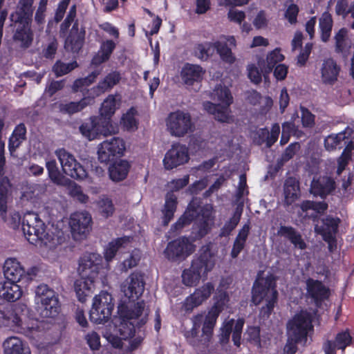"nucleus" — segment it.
<instances>
[{"label": "nucleus", "instance_id": "c85d7f7f", "mask_svg": "<svg viewBox=\"0 0 354 354\" xmlns=\"http://www.w3.org/2000/svg\"><path fill=\"white\" fill-rule=\"evenodd\" d=\"M335 187V183L333 179L328 176H321L313 179L310 191L314 195L324 198L333 191Z\"/></svg>", "mask_w": 354, "mask_h": 354}, {"label": "nucleus", "instance_id": "4c0bfd02", "mask_svg": "<svg viewBox=\"0 0 354 354\" xmlns=\"http://www.w3.org/2000/svg\"><path fill=\"white\" fill-rule=\"evenodd\" d=\"M138 112L136 107H131L121 116L120 126L126 131H135L138 127Z\"/></svg>", "mask_w": 354, "mask_h": 354}, {"label": "nucleus", "instance_id": "f704fd0d", "mask_svg": "<svg viewBox=\"0 0 354 354\" xmlns=\"http://www.w3.org/2000/svg\"><path fill=\"white\" fill-rule=\"evenodd\" d=\"M85 31L84 29H78V25L74 24L69 36L65 42V48L72 52H77L82 47L84 39Z\"/></svg>", "mask_w": 354, "mask_h": 354}, {"label": "nucleus", "instance_id": "7c9ffc66", "mask_svg": "<svg viewBox=\"0 0 354 354\" xmlns=\"http://www.w3.org/2000/svg\"><path fill=\"white\" fill-rule=\"evenodd\" d=\"M204 71L198 65L187 64L181 71V77L183 82L187 86L198 84L203 78Z\"/></svg>", "mask_w": 354, "mask_h": 354}, {"label": "nucleus", "instance_id": "a19ab883", "mask_svg": "<svg viewBox=\"0 0 354 354\" xmlns=\"http://www.w3.org/2000/svg\"><path fill=\"white\" fill-rule=\"evenodd\" d=\"M91 102V98L84 97L79 102H63L59 104V109L63 113L72 115L83 110Z\"/></svg>", "mask_w": 354, "mask_h": 354}, {"label": "nucleus", "instance_id": "2f4dec72", "mask_svg": "<svg viewBox=\"0 0 354 354\" xmlns=\"http://www.w3.org/2000/svg\"><path fill=\"white\" fill-rule=\"evenodd\" d=\"M23 295L19 285L10 281L0 282V297L8 301H15Z\"/></svg>", "mask_w": 354, "mask_h": 354}, {"label": "nucleus", "instance_id": "5fc2aeb1", "mask_svg": "<svg viewBox=\"0 0 354 354\" xmlns=\"http://www.w3.org/2000/svg\"><path fill=\"white\" fill-rule=\"evenodd\" d=\"M336 50L339 52H345L350 48V40L348 37V30L341 28L335 35Z\"/></svg>", "mask_w": 354, "mask_h": 354}, {"label": "nucleus", "instance_id": "c03bdc74", "mask_svg": "<svg viewBox=\"0 0 354 354\" xmlns=\"http://www.w3.org/2000/svg\"><path fill=\"white\" fill-rule=\"evenodd\" d=\"M177 203V196L173 192H168L166 194L164 208L162 210L165 225H167L173 218Z\"/></svg>", "mask_w": 354, "mask_h": 354}, {"label": "nucleus", "instance_id": "9d476101", "mask_svg": "<svg viewBox=\"0 0 354 354\" xmlns=\"http://www.w3.org/2000/svg\"><path fill=\"white\" fill-rule=\"evenodd\" d=\"M167 131L176 138L184 137L194 131V124L190 114L183 111L170 113L165 120Z\"/></svg>", "mask_w": 354, "mask_h": 354}, {"label": "nucleus", "instance_id": "f3484780", "mask_svg": "<svg viewBox=\"0 0 354 354\" xmlns=\"http://www.w3.org/2000/svg\"><path fill=\"white\" fill-rule=\"evenodd\" d=\"M339 219L333 216H326L321 223L315 226V231L320 234L323 239L328 244V249L333 251L336 247L335 235L337 232Z\"/></svg>", "mask_w": 354, "mask_h": 354}, {"label": "nucleus", "instance_id": "f257e3e1", "mask_svg": "<svg viewBox=\"0 0 354 354\" xmlns=\"http://www.w3.org/2000/svg\"><path fill=\"white\" fill-rule=\"evenodd\" d=\"M195 220L192 232V241L187 238L181 237L170 242L165 254L169 259H185L195 250L193 241L201 239L209 231L213 223V207L207 204L201 207L196 200L192 201L183 215L173 225L172 228L178 230Z\"/></svg>", "mask_w": 354, "mask_h": 354}, {"label": "nucleus", "instance_id": "8fccbe9b", "mask_svg": "<svg viewBox=\"0 0 354 354\" xmlns=\"http://www.w3.org/2000/svg\"><path fill=\"white\" fill-rule=\"evenodd\" d=\"M46 167L48 176L54 183L59 185H66L68 183V179L60 173L55 160H46Z\"/></svg>", "mask_w": 354, "mask_h": 354}, {"label": "nucleus", "instance_id": "864d4df0", "mask_svg": "<svg viewBox=\"0 0 354 354\" xmlns=\"http://www.w3.org/2000/svg\"><path fill=\"white\" fill-rule=\"evenodd\" d=\"M279 132L280 127L278 124L272 125L270 133L266 129H260L257 133L260 138L259 143L261 144V142H266L267 146L270 147L277 141Z\"/></svg>", "mask_w": 354, "mask_h": 354}, {"label": "nucleus", "instance_id": "f8f14e48", "mask_svg": "<svg viewBox=\"0 0 354 354\" xmlns=\"http://www.w3.org/2000/svg\"><path fill=\"white\" fill-rule=\"evenodd\" d=\"M113 307L111 295L106 292H101L93 298L90 310L91 321L95 324L105 322L111 316Z\"/></svg>", "mask_w": 354, "mask_h": 354}, {"label": "nucleus", "instance_id": "6e6552de", "mask_svg": "<svg viewBox=\"0 0 354 354\" xmlns=\"http://www.w3.org/2000/svg\"><path fill=\"white\" fill-rule=\"evenodd\" d=\"M211 99L214 102L203 103L204 109L221 122L232 120L230 106L233 102V97L230 89L221 84L217 85L211 93Z\"/></svg>", "mask_w": 354, "mask_h": 354}, {"label": "nucleus", "instance_id": "a18cd8bd", "mask_svg": "<svg viewBox=\"0 0 354 354\" xmlns=\"http://www.w3.org/2000/svg\"><path fill=\"white\" fill-rule=\"evenodd\" d=\"M33 39L32 32L28 25L19 26L14 35V40L23 48H28Z\"/></svg>", "mask_w": 354, "mask_h": 354}, {"label": "nucleus", "instance_id": "20e7f679", "mask_svg": "<svg viewBox=\"0 0 354 354\" xmlns=\"http://www.w3.org/2000/svg\"><path fill=\"white\" fill-rule=\"evenodd\" d=\"M0 328L24 334L30 338L37 337L41 332L40 322L28 319L25 310L19 308H7L0 317Z\"/></svg>", "mask_w": 354, "mask_h": 354}, {"label": "nucleus", "instance_id": "72a5a7b5", "mask_svg": "<svg viewBox=\"0 0 354 354\" xmlns=\"http://www.w3.org/2000/svg\"><path fill=\"white\" fill-rule=\"evenodd\" d=\"M284 58L285 57L281 53V50L275 48L267 55L266 60H259L258 66L261 68L264 77L266 78V76L273 70L274 66H277V63L282 62Z\"/></svg>", "mask_w": 354, "mask_h": 354}, {"label": "nucleus", "instance_id": "0eeeda50", "mask_svg": "<svg viewBox=\"0 0 354 354\" xmlns=\"http://www.w3.org/2000/svg\"><path fill=\"white\" fill-rule=\"evenodd\" d=\"M277 296L274 277L272 274L264 277L259 274L253 286L252 301L255 305H263L261 313L268 316L272 313Z\"/></svg>", "mask_w": 354, "mask_h": 354}, {"label": "nucleus", "instance_id": "c9c22d12", "mask_svg": "<svg viewBox=\"0 0 354 354\" xmlns=\"http://www.w3.org/2000/svg\"><path fill=\"white\" fill-rule=\"evenodd\" d=\"M130 164L125 160H120L110 165L109 174L110 178L115 182L123 180L127 176Z\"/></svg>", "mask_w": 354, "mask_h": 354}, {"label": "nucleus", "instance_id": "e433bc0d", "mask_svg": "<svg viewBox=\"0 0 354 354\" xmlns=\"http://www.w3.org/2000/svg\"><path fill=\"white\" fill-rule=\"evenodd\" d=\"M306 286L308 294L314 299L317 304L327 299L329 296L328 289L318 281L308 279Z\"/></svg>", "mask_w": 354, "mask_h": 354}, {"label": "nucleus", "instance_id": "ddd939ff", "mask_svg": "<svg viewBox=\"0 0 354 354\" xmlns=\"http://www.w3.org/2000/svg\"><path fill=\"white\" fill-rule=\"evenodd\" d=\"M55 154L60 162L63 171L75 179H84L87 176L84 167L77 161L74 156L64 149L55 151Z\"/></svg>", "mask_w": 354, "mask_h": 354}, {"label": "nucleus", "instance_id": "bf43d9fd", "mask_svg": "<svg viewBox=\"0 0 354 354\" xmlns=\"http://www.w3.org/2000/svg\"><path fill=\"white\" fill-rule=\"evenodd\" d=\"M97 122H100V135L106 136L117 132V128L113 124L111 118L102 117L97 119Z\"/></svg>", "mask_w": 354, "mask_h": 354}, {"label": "nucleus", "instance_id": "3c124183", "mask_svg": "<svg viewBox=\"0 0 354 354\" xmlns=\"http://www.w3.org/2000/svg\"><path fill=\"white\" fill-rule=\"evenodd\" d=\"M243 206V204L242 203L238 204L232 217L225 222L223 227L221 228L220 234L221 236H225L229 235L231 232L236 227L242 215Z\"/></svg>", "mask_w": 354, "mask_h": 354}, {"label": "nucleus", "instance_id": "f03ea898", "mask_svg": "<svg viewBox=\"0 0 354 354\" xmlns=\"http://www.w3.org/2000/svg\"><path fill=\"white\" fill-rule=\"evenodd\" d=\"M232 283L231 278H222L216 289L214 303L207 313L198 314L192 318V328L185 332L186 338L192 344L210 342L214 328L220 313L227 306L229 298L226 290Z\"/></svg>", "mask_w": 354, "mask_h": 354}, {"label": "nucleus", "instance_id": "dca6fc26", "mask_svg": "<svg viewBox=\"0 0 354 354\" xmlns=\"http://www.w3.org/2000/svg\"><path fill=\"white\" fill-rule=\"evenodd\" d=\"M92 218L87 212H76L70 216L69 226L75 239L86 237L91 230Z\"/></svg>", "mask_w": 354, "mask_h": 354}, {"label": "nucleus", "instance_id": "6e6d98bb", "mask_svg": "<svg viewBox=\"0 0 354 354\" xmlns=\"http://www.w3.org/2000/svg\"><path fill=\"white\" fill-rule=\"evenodd\" d=\"M290 134H293L299 138L301 136V132L296 129L293 122H284L282 125V134L280 140L281 145H285L288 142Z\"/></svg>", "mask_w": 354, "mask_h": 354}, {"label": "nucleus", "instance_id": "7ed1b4c3", "mask_svg": "<svg viewBox=\"0 0 354 354\" xmlns=\"http://www.w3.org/2000/svg\"><path fill=\"white\" fill-rule=\"evenodd\" d=\"M118 310L120 316L114 320V333L104 334V337L115 348L122 347V339L132 337L136 328L144 325L149 315V309L142 301L126 306L122 305Z\"/></svg>", "mask_w": 354, "mask_h": 354}, {"label": "nucleus", "instance_id": "ea45409f", "mask_svg": "<svg viewBox=\"0 0 354 354\" xmlns=\"http://www.w3.org/2000/svg\"><path fill=\"white\" fill-rule=\"evenodd\" d=\"M115 48V44L112 40H106L102 42L100 50L92 59V64L94 65H100L107 61L113 50Z\"/></svg>", "mask_w": 354, "mask_h": 354}, {"label": "nucleus", "instance_id": "bb28decb", "mask_svg": "<svg viewBox=\"0 0 354 354\" xmlns=\"http://www.w3.org/2000/svg\"><path fill=\"white\" fill-rule=\"evenodd\" d=\"M339 72L340 67L334 59H324L320 68L322 82L326 84H333L337 80Z\"/></svg>", "mask_w": 354, "mask_h": 354}, {"label": "nucleus", "instance_id": "603ef678", "mask_svg": "<svg viewBox=\"0 0 354 354\" xmlns=\"http://www.w3.org/2000/svg\"><path fill=\"white\" fill-rule=\"evenodd\" d=\"M299 196V189L297 182L294 178H288L284 185L285 203L291 205Z\"/></svg>", "mask_w": 354, "mask_h": 354}, {"label": "nucleus", "instance_id": "de8ad7c7", "mask_svg": "<svg viewBox=\"0 0 354 354\" xmlns=\"http://www.w3.org/2000/svg\"><path fill=\"white\" fill-rule=\"evenodd\" d=\"M80 131L89 140H94L100 135V122H97V119L95 118H91L80 126Z\"/></svg>", "mask_w": 354, "mask_h": 354}, {"label": "nucleus", "instance_id": "052dcab7", "mask_svg": "<svg viewBox=\"0 0 354 354\" xmlns=\"http://www.w3.org/2000/svg\"><path fill=\"white\" fill-rule=\"evenodd\" d=\"M97 206L99 211L105 217L111 216L114 212L112 201L106 197L101 198L97 202Z\"/></svg>", "mask_w": 354, "mask_h": 354}, {"label": "nucleus", "instance_id": "473e14b6", "mask_svg": "<svg viewBox=\"0 0 354 354\" xmlns=\"http://www.w3.org/2000/svg\"><path fill=\"white\" fill-rule=\"evenodd\" d=\"M132 247V241L129 236H124L113 240L104 249V258L107 262L111 261L119 250Z\"/></svg>", "mask_w": 354, "mask_h": 354}, {"label": "nucleus", "instance_id": "412c9836", "mask_svg": "<svg viewBox=\"0 0 354 354\" xmlns=\"http://www.w3.org/2000/svg\"><path fill=\"white\" fill-rule=\"evenodd\" d=\"M145 290L142 276L138 272L131 274L122 283L121 290L129 301L138 300Z\"/></svg>", "mask_w": 354, "mask_h": 354}, {"label": "nucleus", "instance_id": "4d7b16f0", "mask_svg": "<svg viewBox=\"0 0 354 354\" xmlns=\"http://www.w3.org/2000/svg\"><path fill=\"white\" fill-rule=\"evenodd\" d=\"M214 49H216L214 43L205 42L197 45L195 49V54L198 58L206 59L214 53Z\"/></svg>", "mask_w": 354, "mask_h": 354}, {"label": "nucleus", "instance_id": "6ab92c4d", "mask_svg": "<svg viewBox=\"0 0 354 354\" xmlns=\"http://www.w3.org/2000/svg\"><path fill=\"white\" fill-rule=\"evenodd\" d=\"M3 274L6 281L14 283H28L32 280L29 270H26L21 263L15 258H8L5 261Z\"/></svg>", "mask_w": 354, "mask_h": 354}, {"label": "nucleus", "instance_id": "13d9d810", "mask_svg": "<svg viewBox=\"0 0 354 354\" xmlns=\"http://www.w3.org/2000/svg\"><path fill=\"white\" fill-rule=\"evenodd\" d=\"M140 259V251L139 250H133L131 254L122 263V270L127 271L135 267Z\"/></svg>", "mask_w": 354, "mask_h": 354}, {"label": "nucleus", "instance_id": "b1692460", "mask_svg": "<svg viewBox=\"0 0 354 354\" xmlns=\"http://www.w3.org/2000/svg\"><path fill=\"white\" fill-rule=\"evenodd\" d=\"M236 41L234 36L222 35L218 40L214 42L215 48L223 61L228 64H233L236 57L231 48L229 47H236Z\"/></svg>", "mask_w": 354, "mask_h": 354}, {"label": "nucleus", "instance_id": "49530a36", "mask_svg": "<svg viewBox=\"0 0 354 354\" xmlns=\"http://www.w3.org/2000/svg\"><path fill=\"white\" fill-rule=\"evenodd\" d=\"M333 21L332 15L328 12L322 13L319 19V29L321 33V39L324 42H326L331 34Z\"/></svg>", "mask_w": 354, "mask_h": 354}, {"label": "nucleus", "instance_id": "37998d69", "mask_svg": "<svg viewBox=\"0 0 354 354\" xmlns=\"http://www.w3.org/2000/svg\"><path fill=\"white\" fill-rule=\"evenodd\" d=\"M121 79L120 74L118 72L113 71L109 73L102 81H100L97 86L94 89L95 95L112 88L115 85L119 83Z\"/></svg>", "mask_w": 354, "mask_h": 354}, {"label": "nucleus", "instance_id": "9b49d317", "mask_svg": "<svg viewBox=\"0 0 354 354\" xmlns=\"http://www.w3.org/2000/svg\"><path fill=\"white\" fill-rule=\"evenodd\" d=\"M312 313L301 310L297 313L287 324L288 337L295 341L306 339L308 331L312 328Z\"/></svg>", "mask_w": 354, "mask_h": 354}, {"label": "nucleus", "instance_id": "4be33fe9", "mask_svg": "<svg viewBox=\"0 0 354 354\" xmlns=\"http://www.w3.org/2000/svg\"><path fill=\"white\" fill-rule=\"evenodd\" d=\"M243 325V319H238L236 321L234 319L225 320L221 328V342L226 344L229 341L231 333H232L234 344L239 346L240 345Z\"/></svg>", "mask_w": 354, "mask_h": 354}, {"label": "nucleus", "instance_id": "69168bd1", "mask_svg": "<svg viewBox=\"0 0 354 354\" xmlns=\"http://www.w3.org/2000/svg\"><path fill=\"white\" fill-rule=\"evenodd\" d=\"M34 0H20L19 3L21 19H29L32 15Z\"/></svg>", "mask_w": 354, "mask_h": 354}, {"label": "nucleus", "instance_id": "774afa93", "mask_svg": "<svg viewBox=\"0 0 354 354\" xmlns=\"http://www.w3.org/2000/svg\"><path fill=\"white\" fill-rule=\"evenodd\" d=\"M252 24L258 30L266 28L268 25V19L266 12L259 11L254 18Z\"/></svg>", "mask_w": 354, "mask_h": 354}, {"label": "nucleus", "instance_id": "39448f33", "mask_svg": "<svg viewBox=\"0 0 354 354\" xmlns=\"http://www.w3.org/2000/svg\"><path fill=\"white\" fill-rule=\"evenodd\" d=\"M21 229L26 239L31 244L41 243L50 248L61 243L57 236L46 232L45 225L39 215L32 212L24 214L21 221Z\"/></svg>", "mask_w": 354, "mask_h": 354}, {"label": "nucleus", "instance_id": "cd10ccee", "mask_svg": "<svg viewBox=\"0 0 354 354\" xmlns=\"http://www.w3.org/2000/svg\"><path fill=\"white\" fill-rule=\"evenodd\" d=\"M97 279L80 277L74 282V290L79 301L84 302L93 293Z\"/></svg>", "mask_w": 354, "mask_h": 354}, {"label": "nucleus", "instance_id": "c756f323", "mask_svg": "<svg viewBox=\"0 0 354 354\" xmlns=\"http://www.w3.org/2000/svg\"><path fill=\"white\" fill-rule=\"evenodd\" d=\"M351 342V337L348 332L343 331L339 333L334 342L327 341L324 344V351L325 354H336V349L344 351Z\"/></svg>", "mask_w": 354, "mask_h": 354}, {"label": "nucleus", "instance_id": "a211bd4d", "mask_svg": "<svg viewBox=\"0 0 354 354\" xmlns=\"http://www.w3.org/2000/svg\"><path fill=\"white\" fill-rule=\"evenodd\" d=\"M189 159L187 147L184 145L176 143L166 152L162 164L165 169L171 170L187 163Z\"/></svg>", "mask_w": 354, "mask_h": 354}, {"label": "nucleus", "instance_id": "a878e982", "mask_svg": "<svg viewBox=\"0 0 354 354\" xmlns=\"http://www.w3.org/2000/svg\"><path fill=\"white\" fill-rule=\"evenodd\" d=\"M3 354H31L28 344L17 336L7 337L3 342Z\"/></svg>", "mask_w": 354, "mask_h": 354}, {"label": "nucleus", "instance_id": "58836bf2", "mask_svg": "<svg viewBox=\"0 0 354 354\" xmlns=\"http://www.w3.org/2000/svg\"><path fill=\"white\" fill-rule=\"evenodd\" d=\"M278 235L288 239L295 248L301 250L306 248L301 234L292 227L281 226L278 230Z\"/></svg>", "mask_w": 354, "mask_h": 354}, {"label": "nucleus", "instance_id": "680f3d73", "mask_svg": "<svg viewBox=\"0 0 354 354\" xmlns=\"http://www.w3.org/2000/svg\"><path fill=\"white\" fill-rule=\"evenodd\" d=\"M68 185V192L71 196L75 198L81 203L87 202L88 196L83 193L81 187L79 185L73 182H71L69 180L66 185Z\"/></svg>", "mask_w": 354, "mask_h": 354}, {"label": "nucleus", "instance_id": "393cba45", "mask_svg": "<svg viewBox=\"0 0 354 354\" xmlns=\"http://www.w3.org/2000/svg\"><path fill=\"white\" fill-rule=\"evenodd\" d=\"M4 142L0 145V214L3 215L6 210V203L8 198V188L10 187L9 180L4 176L3 167L5 165L4 157Z\"/></svg>", "mask_w": 354, "mask_h": 354}, {"label": "nucleus", "instance_id": "e2e57ef3", "mask_svg": "<svg viewBox=\"0 0 354 354\" xmlns=\"http://www.w3.org/2000/svg\"><path fill=\"white\" fill-rule=\"evenodd\" d=\"M327 207L328 205L324 202L315 203L306 201L301 204V208L304 212L312 209L317 213H323L326 210Z\"/></svg>", "mask_w": 354, "mask_h": 354}, {"label": "nucleus", "instance_id": "4468645a", "mask_svg": "<svg viewBox=\"0 0 354 354\" xmlns=\"http://www.w3.org/2000/svg\"><path fill=\"white\" fill-rule=\"evenodd\" d=\"M103 268V259L97 253H87L78 261L77 273L80 277L97 279Z\"/></svg>", "mask_w": 354, "mask_h": 354}, {"label": "nucleus", "instance_id": "1a4fd4ad", "mask_svg": "<svg viewBox=\"0 0 354 354\" xmlns=\"http://www.w3.org/2000/svg\"><path fill=\"white\" fill-rule=\"evenodd\" d=\"M37 310L43 317H54L59 312L58 297L54 290L46 285L38 286L35 297Z\"/></svg>", "mask_w": 354, "mask_h": 354}, {"label": "nucleus", "instance_id": "09e8293b", "mask_svg": "<svg viewBox=\"0 0 354 354\" xmlns=\"http://www.w3.org/2000/svg\"><path fill=\"white\" fill-rule=\"evenodd\" d=\"M120 99L113 95H109L102 102L100 115L102 118H111L119 107Z\"/></svg>", "mask_w": 354, "mask_h": 354}, {"label": "nucleus", "instance_id": "5701e85b", "mask_svg": "<svg viewBox=\"0 0 354 354\" xmlns=\"http://www.w3.org/2000/svg\"><path fill=\"white\" fill-rule=\"evenodd\" d=\"M214 290V285L207 282L202 286L196 289L193 294L189 295L185 300L183 307L185 311H191L206 301Z\"/></svg>", "mask_w": 354, "mask_h": 354}, {"label": "nucleus", "instance_id": "338daca9", "mask_svg": "<svg viewBox=\"0 0 354 354\" xmlns=\"http://www.w3.org/2000/svg\"><path fill=\"white\" fill-rule=\"evenodd\" d=\"M100 71H97L95 72H93L91 75H89L88 77H86L84 79H79L77 80L74 84H73V90L74 91H78L82 87L84 86H88L91 83H93L96 77L100 75Z\"/></svg>", "mask_w": 354, "mask_h": 354}, {"label": "nucleus", "instance_id": "79ce46f5", "mask_svg": "<svg viewBox=\"0 0 354 354\" xmlns=\"http://www.w3.org/2000/svg\"><path fill=\"white\" fill-rule=\"evenodd\" d=\"M26 129L23 124H19L14 129L9 139L8 149L11 156L26 139Z\"/></svg>", "mask_w": 354, "mask_h": 354}, {"label": "nucleus", "instance_id": "2eb2a0df", "mask_svg": "<svg viewBox=\"0 0 354 354\" xmlns=\"http://www.w3.org/2000/svg\"><path fill=\"white\" fill-rule=\"evenodd\" d=\"M125 149V142L120 138L116 137L104 140L98 146V159L101 162H107L116 156H122Z\"/></svg>", "mask_w": 354, "mask_h": 354}, {"label": "nucleus", "instance_id": "423d86ee", "mask_svg": "<svg viewBox=\"0 0 354 354\" xmlns=\"http://www.w3.org/2000/svg\"><path fill=\"white\" fill-rule=\"evenodd\" d=\"M211 244L203 246L199 256L194 259L189 269L182 274L183 283L187 286H196L201 278H206L216 263V254L211 250Z\"/></svg>", "mask_w": 354, "mask_h": 354}, {"label": "nucleus", "instance_id": "0e129e2a", "mask_svg": "<svg viewBox=\"0 0 354 354\" xmlns=\"http://www.w3.org/2000/svg\"><path fill=\"white\" fill-rule=\"evenodd\" d=\"M77 66L76 62H73L68 64H64L61 62H57L54 67L53 71L57 76L64 75Z\"/></svg>", "mask_w": 354, "mask_h": 354}, {"label": "nucleus", "instance_id": "aec40b11", "mask_svg": "<svg viewBox=\"0 0 354 354\" xmlns=\"http://www.w3.org/2000/svg\"><path fill=\"white\" fill-rule=\"evenodd\" d=\"M353 133V129L348 127L339 133L329 135L324 140L326 149L333 151L337 149H340L345 146L344 151L349 153L354 148L352 138Z\"/></svg>", "mask_w": 354, "mask_h": 354}]
</instances>
